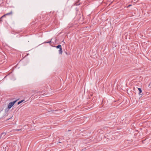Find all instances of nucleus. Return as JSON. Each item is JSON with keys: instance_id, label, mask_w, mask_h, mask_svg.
Here are the masks:
<instances>
[{"instance_id": "nucleus-1", "label": "nucleus", "mask_w": 151, "mask_h": 151, "mask_svg": "<svg viewBox=\"0 0 151 151\" xmlns=\"http://www.w3.org/2000/svg\"><path fill=\"white\" fill-rule=\"evenodd\" d=\"M17 101V100H16L14 101L13 102L10 103L8 105V108L9 109H11V107H12L14 105V104Z\"/></svg>"}, {"instance_id": "nucleus-2", "label": "nucleus", "mask_w": 151, "mask_h": 151, "mask_svg": "<svg viewBox=\"0 0 151 151\" xmlns=\"http://www.w3.org/2000/svg\"><path fill=\"white\" fill-rule=\"evenodd\" d=\"M57 48H59V53L62 54L63 52V51L61 47V46L60 45H59L56 47Z\"/></svg>"}, {"instance_id": "nucleus-3", "label": "nucleus", "mask_w": 151, "mask_h": 151, "mask_svg": "<svg viewBox=\"0 0 151 151\" xmlns=\"http://www.w3.org/2000/svg\"><path fill=\"white\" fill-rule=\"evenodd\" d=\"M12 14V12H11L9 13H7L5 14H4V15L2 16V17H0V19H2V18H4L6 15H8L10 14Z\"/></svg>"}, {"instance_id": "nucleus-4", "label": "nucleus", "mask_w": 151, "mask_h": 151, "mask_svg": "<svg viewBox=\"0 0 151 151\" xmlns=\"http://www.w3.org/2000/svg\"><path fill=\"white\" fill-rule=\"evenodd\" d=\"M137 88L139 91V93H138V94L139 96H142V94H141V93L142 92V89L139 88Z\"/></svg>"}, {"instance_id": "nucleus-5", "label": "nucleus", "mask_w": 151, "mask_h": 151, "mask_svg": "<svg viewBox=\"0 0 151 151\" xmlns=\"http://www.w3.org/2000/svg\"><path fill=\"white\" fill-rule=\"evenodd\" d=\"M24 100H21L19 101V102H18V105H19V104L20 103H22Z\"/></svg>"}, {"instance_id": "nucleus-6", "label": "nucleus", "mask_w": 151, "mask_h": 151, "mask_svg": "<svg viewBox=\"0 0 151 151\" xmlns=\"http://www.w3.org/2000/svg\"><path fill=\"white\" fill-rule=\"evenodd\" d=\"M132 6V5H131V4H129V5L128 6H127V7H129L130 6Z\"/></svg>"}, {"instance_id": "nucleus-7", "label": "nucleus", "mask_w": 151, "mask_h": 151, "mask_svg": "<svg viewBox=\"0 0 151 151\" xmlns=\"http://www.w3.org/2000/svg\"><path fill=\"white\" fill-rule=\"evenodd\" d=\"M80 4H78L77 3H76L75 4V5H79Z\"/></svg>"}, {"instance_id": "nucleus-8", "label": "nucleus", "mask_w": 151, "mask_h": 151, "mask_svg": "<svg viewBox=\"0 0 151 151\" xmlns=\"http://www.w3.org/2000/svg\"><path fill=\"white\" fill-rule=\"evenodd\" d=\"M4 134V135H5L6 134V133H4H4H3L1 135H3Z\"/></svg>"}]
</instances>
